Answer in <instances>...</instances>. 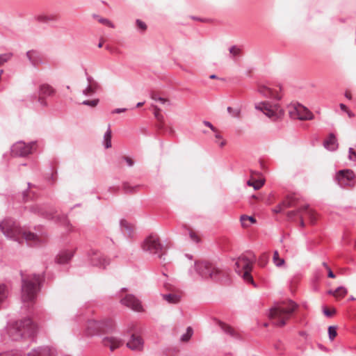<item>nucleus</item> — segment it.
I'll list each match as a JSON object with an SVG mask.
<instances>
[{"label": "nucleus", "mask_w": 356, "mask_h": 356, "mask_svg": "<svg viewBox=\"0 0 356 356\" xmlns=\"http://www.w3.org/2000/svg\"><path fill=\"white\" fill-rule=\"evenodd\" d=\"M56 92V89H54L51 86L47 83L41 84L39 86L38 95V102L39 104L44 106L47 107L48 106V103L47 101V97H51L55 95Z\"/></svg>", "instance_id": "1a4fd4ad"}, {"label": "nucleus", "mask_w": 356, "mask_h": 356, "mask_svg": "<svg viewBox=\"0 0 356 356\" xmlns=\"http://www.w3.org/2000/svg\"><path fill=\"white\" fill-rule=\"evenodd\" d=\"M36 330V325L30 318L17 321L13 324L8 329V334L14 340H18L22 337L32 336Z\"/></svg>", "instance_id": "7ed1b4c3"}, {"label": "nucleus", "mask_w": 356, "mask_h": 356, "mask_svg": "<svg viewBox=\"0 0 356 356\" xmlns=\"http://www.w3.org/2000/svg\"><path fill=\"white\" fill-rule=\"evenodd\" d=\"M92 262L95 266H99L102 267H105L109 264V261L105 256L97 253H95L92 257Z\"/></svg>", "instance_id": "412c9836"}, {"label": "nucleus", "mask_w": 356, "mask_h": 356, "mask_svg": "<svg viewBox=\"0 0 356 356\" xmlns=\"http://www.w3.org/2000/svg\"><path fill=\"white\" fill-rule=\"evenodd\" d=\"M103 45V42H100L99 44H98V47L101 48Z\"/></svg>", "instance_id": "338daca9"}, {"label": "nucleus", "mask_w": 356, "mask_h": 356, "mask_svg": "<svg viewBox=\"0 0 356 356\" xmlns=\"http://www.w3.org/2000/svg\"><path fill=\"white\" fill-rule=\"evenodd\" d=\"M124 159L125 160V161L127 162V163L129 166L134 165V161H133V159L131 158H130L129 156H124Z\"/></svg>", "instance_id": "3c124183"}, {"label": "nucleus", "mask_w": 356, "mask_h": 356, "mask_svg": "<svg viewBox=\"0 0 356 356\" xmlns=\"http://www.w3.org/2000/svg\"><path fill=\"white\" fill-rule=\"evenodd\" d=\"M298 305L293 301L282 302L270 309L269 318L273 324L282 327L291 318Z\"/></svg>", "instance_id": "f03ea898"}, {"label": "nucleus", "mask_w": 356, "mask_h": 356, "mask_svg": "<svg viewBox=\"0 0 356 356\" xmlns=\"http://www.w3.org/2000/svg\"><path fill=\"white\" fill-rule=\"evenodd\" d=\"M101 332L102 333H108L115 328V323L111 318L101 319Z\"/></svg>", "instance_id": "6ab92c4d"}, {"label": "nucleus", "mask_w": 356, "mask_h": 356, "mask_svg": "<svg viewBox=\"0 0 356 356\" xmlns=\"http://www.w3.org/2000/svg\"><path fill=\"white\" fill-rule=\"evenodd\" d=\"M241 223L243 227L248 228L250 225L256 223V219L252 216L243 215L240 218Z\"/></svg>", "instance_id": "a878e982"}, {"label": "nucleus", "mask_w": 356, "mask_h": 356, "mask_svg": "<svg viewBox=\"0 0 356 356\" xmlns=\"http://www.w3.org/2000/svg\"><path fill=\"white\" fill-rule=\"evenodd\" d=\"M324 314L327 317L333 316L336 313V309L334 308L330 309L328 307H325L323 309Z\"/></svg>", "instance_id": "58836bf2"}, {"label": "nucleus", "mask_w": 356, "mask_h": 356, "mask_svg": "<svg viewBox=\"0 0 356 356\" xmlns=\"http://www.w3.org/2000/svg\"><path fill=\"white\" fill-rule=\"evenodd\" d=\"M210 78H211V79H215V78H216V76H215V75H211V76H210Z\"/></svg>", "instance_id": "774afa93"}, {"label": "nucleus", "mask_w": 356, "mask_h": 356, "mask_svg": "<svg viewBox=\"0 0 356 356\" xmlns=\"http://www.w3.org/2000/svg\"><path fill=\"white\" fill-rule=\"evenodd\" d=\"M195 271L203 278L218 280L222 272L208 261L200 260L195 262Z\"/></svg>", "instance_id": "423d86ee"}, {"label": "nucleus", "mask_w": 356, "mask_h": 356, "mask_svg": "<svg viewBox=\"0 0 356 356\" xmlns=\"http://www.w3.org/2000/svg\"><path fill=\"white\" fill-rule=\"evenodd\" d=\"M218 325L225 333H227L232 337H234L236 335V332H235L234 329L232 327H231L230 325H229L222 321H218Z\"/></svg>", "instance_id": "cd10ccee"}, {"label": "nucleus", "mask_w": 356, "mask_h": 356, "mask_svg": "<svg viewBox=\"0 0 356 356\" xmlns=\"http://www.w3.org/2000/svg\"><path fill=\"white\" fill-rule=\"evenodd\" d=\"M136 24H137V26H138V29H141L142 31H145V30H146V29H147V26H146V24H145L144 22H143L142 21H140V20L138 19V20L136 21Z\"/></svg>", "instance_id": "49530a36"}, {"label": "nucleus", "mask_w": 356, "mask_h": 356, "mask_svg": "<svg viewBox=\"0 0 356 356\" xmlns=\"http://www.w3.org/2000/svg\"><path fill=\"white\" fill-rule=\"evenodd\" d=\"M99 22L103 24L107 25L108 26L113 27L112 23L108 20L107 19L104 18H99Z\"/></svg>", "instance_id": "de8ad7c7"}, {"label": "nucleus", "mask_w": 356, "mask_h": 356, "mask_svg": "<svg viewBox=\"0 0 356 356\" xmlns=\"http://www.w3.org/2000/svg\"><path fill=\"white\" fill-rule=\"evenodd\" d=\"M29 356H48V353L46 350H35Z\"/></svg>", "instance_id": "79ce46f5"}, {"label": "nucleus", "mask_w": 356, "mask_h": 356, "mask_svg": "<svg viewBox=\"0 0 356 356\" xmlns=\"http://www.w3.org/2000/svg\"><path fill=\"white\" fill-rule=\"evenodd\" d=\"M258 92L266 97L280 99V97L276 90H274L264 85H259Z\"/></svg>", "instance_id": "f3484780"}, {"label": "nucleus", "mask_w": 356, "mask_h": 356, "mask_svg": "<svg viewBox=\"0 0 356 356\" xmlns=\"http://www.w3.org/2000/svg\"><path fill=\"white\" fill-rule=\"evenodd\" d=\"M101 321L90 319L88 321L86 324V332L88 335H94L102 333L101 332Z\"/></svg>", "instance_id": "2eb2a0df"}, {"label": "nucleus", "mask_w": 356, "mask_h": 356, "mask_svg": "<svg viewBox=\"0 0 356 356\" xmlns=\"http://www.w3.org/2000/svg\"><path fill=\"white\" fill-rule=\"evenodd\" d=\"M151 97L152 99L155 100V101H158V99L160 97L158 96V95H156V93H152V95H151Z\"/></svg>", "instance_id": "13d9d810"}, {"label": "nucleus", "mask_w": 356, "mask_h": 356, "mask_svg": "<svg viewBox=\"0 0 356 356\" xmlns=\"http://www.w3.org/2000/svg\"><path fill=\"white\" fill-rule=\"evenodd\" d=\"M295 205V198L293 197H290L287 198L286 200L283 201L282 204H280L276 209H275L274 211L276 213L280 212L284 208L291 207Z\"/></svg>", "instance_id": "b1692460"}, {"label": "nucleus", "mask_w": 356, "mask_h": 356, "mask_svg": "<svg viewBox=\"0 0 356 356\" xmlns=\"http://www.w3.org/2000/svg\"><path fill=\"white\" fill-rule=\"evenodd\" d=\"M138 186H131L127 183L123 184V188L126 192L134 193L136 191V189L138 188Z\"/></svg>", "instance_id": "a19ab883"}, {"label": "nucleus", "mask_w": 356, "mask_h": 356, "mask_svg": "<svg viewBox=\"0 0 356 356\" xmlns=\"http://www.w3.org/2000/svg\"><path fill=\"white\" fill-rule=\"evenodd\" d=\"M125 111H126V108H116V109L112 111L111 113L112 114L120 113L122 112H124Z\"/></svg>", "instance_id": "6e6d98bb"}, {"label": "nucleus", "mask_w": 356, "mask_h": 356, "mask_svg": "<svg viewBox=\"0 0 356 356\" xmlns=\"http://www.w3.org/2000/svg\"><path fill=\"white\" fill-rule=\"evenodd\" d=\"M302 211V207H300L298 211H291L288 212L287 215L289 217H292V216L298 215L299 213H300Z\"/></svg>", "instance_id": "09e8293b"}, {"label": "nucleus", "mask_w": 356, "mask_h": 356, "mask_svg": "<svg viewBox=\"0 0 356 356\" xmlns=\"http://www.w3.org/2000/svg\"><path fill=\"white\" fill-rule=\"evenodd\" d=\"M229 52L236 56V55H238L240 52V49L238 48H237L236 47H232L230 49H229Z\"/></svg>", "instance_id": "8fccbe9b"}, {"label": "nucleus", "mask_w": 356, "mask_h": 356, "mask_svg": "<svg viewBox=\"0 0 356 356\" xmlns=\"http://www.w3.org/2000/svg\"><path fill=\"white\" fill-rule=\"evenodd\" d=\"M41 277L39 275L24 278L22 286V300L24 302H32L36 297V285L39 284Z\"/></svg>", "instance_id": "20e7f679"}, {"label": "nucleus", "mask_w": 356, "mask_h": 356, "mask_svg": "<svg viewBox=\"0 0 356 356\" xmlns=\"http://www.w3.org/2000/svg\"><path fill=\"white\" fill-rule=\"evenodd\" d=\"M102 343L104 347L108 348L113 352L122 346L123 341L116 336L107 335L102 339Z\"/></svg>", "instance_id": "f8f14e48"}, {"label": "nucleus", "mask_w": 356, "mask_h": 356, "mask_svg": "<svg viewBox=\"0 0 356 356\" xmlns=\"http://www.w3.org/2000/svg\"><path fill=\"white\" fill-rule=\"evenodd\" d=\"M300 225L302 227H304L305 225V223H304V221H303V219L302 218H300Z\"/></svg>", "instance_id": "680f3d73"}, {"label": "nucleus", "mask_w": 356, "mask_h": 356, "mask_svg": "<svg viewBox=\"0 0 356 356\" xmlns=\"http://www.w3.org/2000/svg\"><path fill=\"white\" fill-rule=\"evenodd\" d=\"M29 60L34 65H38L40 62L39 60V54L37 51L31 50L26 54Z\"/></svg>", "instance_id": "bb28decb"}, {"label": "nucleus", "mask_w": 356, "mask_h": 356, "mask_svg": "<svg viewBox=\"0 0 356 356\" xmlns=\"http://www.w3.org/2000/svg\"><path fill=\"white\" fill-rule=\"evenodd\" d=\"M215 133L216 143H218L220 147H224L226 145V140L222 138V136L218 130H216Z\"/></svg>", "instance_id": "f704fd0d"}, {"label": "nucleus", "mask_w": 356, "mask_h": 356, "mask_svg": "<svg viewBox=\"0 0 356 356\" xmlns=\"http://www.w3.org/2000/svg\"><path fill=\"white\" fill-rule=\"evenodd\" d=\"M228 112L231 113L232 111V108L231 107L227 108Z\"/></svg>", "instance_id": "69168bd1"}, {"label": "nucleus", "mask_w": 356, "mask_h": 356, "mask_svg": "<svg viewBox=\"0 0 356 356\" xmlns=\"http://www.w3.org/2000/svg\"><path fill=\"white\" fill-rule=\"evenodd\" d=\"M47 17H41V20H44V21H47Z\"/></svg>", "instance_id": "0e129e2a"}, {"label": "nucleus", "mask_w": 356, "mask_h": 356, "mask_svg": "<svg viewBox=\"0 0 356 356\" xmlns=\"http://www.w3.org/2000/svg\"><path fill=\"white\" fill-rule=\"evenodd\" d=\"M255 261L254 257H248L247 255L239 257L235 264V270L238 275H242L243 280L254 284V280L250 275L252 270V266Z\"/></svg>", "instance_id": "39448f33"}, {"label": "nucleus", "mask_w": 356, "mask_h": 356, "mask_svg": "<svg viewBox=\"0 0 356 356\" xmlns=\"http://www.w3.org/2000/svg\"><path fill=\"white\" fill-rule=\"evenodd\" d=\"M337 327L336 326H330L328 327L329 338L331 341L334 340V339L337 337Z\"/></svg>", "instance_id": "c9c22d12"}, {"label": "nucleus", "mask_w": 356, "mask_h": 356, "mask_svg": "<svg viewBox=\"0 0 356 356\" xmlns=\"http://www.w3.org/2000/svg\"><path fill=\"white\" fill-rule=\"evenodd\" d=\"M0 230L6 236L13 238L19 243H22L23 241H25L29 245H33L39 241L35 234L22 230L17 227L10 220H5L0 222Z\"/></svg>", "instance_id": "f257e3e1"}, {"label": "nucleus", "mask_w": 356, "mask_h": 356, "mask_svg": "<svg viewBox=\"0 0 356 356\" xmlns=\"http://www.w3.org/2000/svg\"><path fill=\"white\" fill-rule=\"evenodd\" d=\"M302 211H305V213L308 215L310 221L312 223H314L317 219L316 214L314 211L309 209L307 205H305L302 207Z\"/></svg>", "instance_id": "c85d7f7f"}, {"label": "nucleus", "mask_w": 356, "mask_h": 356, "mask_svg": "<svg viewBox=\"0 0 356 356\" xmlns=\"http://www.w3.org/2000/svg\"><path fill=\"white\" fill-rule=\"evenodd\" d=\"M345 96H346V97H347L349 99H352V95H351V93L350 91H346L345 93Z\"/></svg>", "instance_id": "bf43d9fd"}, {"label": "nucleus", "mask_w": 356, "mask_h": 356, "mask_svg": "<svg viewBox=\"0 0 356 356\" xmlns=\"http://www.w3.org/2000/svg\"><path fill=\"white\" fill-rule=\"evenodd\" d=\"M354 173L350 170H343L338 172L337 175V179L339 184L342 186H346L350 184L354 178Z\"/></svg>", "instance_id": "4468645a"}, {"label": "nucleus", "mask_w": 356, "mask_h": 356, "mask_svg": "<svg viewBox=\"0 0 356 356\" xmlns=\"http://www.w3.org/2000/svg\"><path fill=\"white\" fill-rule=\"evenodd\" d=\"M324 145L330 150H334L337 148V138L333 134L329 135L328 138L324 143Z\"/></svg>", "instance_id": "393cba45"}, {"label": "nucleus", "mask_w": 356, "mask_h": 356, "mask_svg": "<svg viewBox=\"0 0 356 356\" xmlns=\"http://www.w3.org/2000/svg\"><path fill=\"white\" fill-rule=\"evenodd\" d=\"M158 101L160 102L161 104H170V101L168 99H166V98H163V97H159L158 99Z\"/></svg>", "instance_id": "5fc2aeb1"}, {"label": "nucleus", "mask_w": 356, "mask_h": 356, "mask_svg": "<svg viewBox=\"0 0 356 356\" xmlns=\"http://www.w3.org/2000/svg\"><path fill=\"white\" fill-rule=\"evenodd\" d=\"M340 108L342 111H343L345 112L348 111V110L347 106L343 104H340Z\"/></svg>", "instance_id": "4d7b16f0"}, {"label": "nucleus", "mask_w": 356, "mask_h": 356, "mask_svg": "<svg viewBox=\"0 0 356 356\" xmlns=\"http://www.w3.org/2000/svg\"><path fill=\"white\" fill-rule=\"evenodd\" d=\"M104 144L106 148L111 147V130L110 128H108L107 131L105 133Z\"/></svg>", "instance_id": "473e14b6"}, {"label": "nucleus", "mask_w": 356, "mask_h": 356, "mask_svg": "<svg viewBox=\"0 0 356 356\" xmlns=\"http://www.w3.org/2000/svg\"><path fill=\"white\" fill-rule=\"evenodd\" d=\"M323 266L325 267V268L326 269V270L327 272L328 277H330V278H335V275L332 271L331 268L327 265V264L323 263Z\"/></svg>", "instance_id": "c03bdc74"}, {"label": "nucleus", "mask_w": 356, "mask_h": 356, "mask_svg": "<svg viewBox=\"0 0 356 356\" xmlns=\"http://www.w3.org/2000/svg\"><path fill=\"white\" fill-rule=\"evenodd\" d=\"M154 114L155 118H156V120L158 121L162 122L163 120V116L161 113L160 108H158L156 106H154Z\"/></svg>", "instance_id": "e433bc0d"}, {"label": "nucleus", "mask_w": 356, "mask_h": 356, "mask_svg": "<svg viewBox=\"0 0 356 356\" xmlns=\"http://www.w3.org/2000/svg\"><path fill=\"white\" fill-rule=\"evenodd\" d=\"M188 232L189 236L193 241L195 243H199L201 241L200 236L197 232L194 231L191 228H188Z\"/></svg>", "instance_id": "7c9ffc66"}, {"label": "nucleus", "mask_w": 356, "mask_h": 356, "mask_svg": "<svg viewBox=\"0 0 356 356\" xmlns=\"http://www.w3.org/2000/svg\"><path fill=\"white\" fill-rule=\"evenodd\" d=\"M193 334V330L191 327H188L186 334H183L181 337L182 342H187L191 338Z\"/></svg>", "instance_id": "72a5a7b5"}, {"label": "nucleus", "mask_w": 356, "mask_h": 356, "mask_svg": "<svg viewBox=\"0 0 356 356\" xmlns=\"http://www.w3.org/2000/svg\"><path fill=\"white\" fill-rule=\"evenodd\" d=\"M327 293L332 295L337 300H340L347 295L348 291L346 288L340 286L334 291L330 290Z\"/></svg>", "instance_id": "5701e85b"}, {"label": "nucleus", "mask_w": 356, "mask_h": 356, "mask_svg": "<svg viewBox=\"0 0 356 356\" xmlns=\"http://www.w3.org/2000/svg\"><path fill=\"white\" fill-rule=\"evenodd\" d=\"M163 298L169 303L175 304L179 302L180 296L178 294L170 293L164 295Z\"/></svg>", "instance_id": "c756f323"}, {"label": "nucleus", "mask_w": 356, "mask_h": 356, "mask_svg": "<svg viewBox=\"0 0 356 356\" xmlns=\"http://www.w3.org/2000/svg\"><path fill=\"white\" fill-rule=\"evenodd\" d=\"M255 108L264 113L266 116L273 120H277L283 115L284 111L278 104H271L269 102L258 103Z\"/></svg>", "instance_id": "0eeeda50"}, {"label": "nucleus", "mask_w": 356, "mask_h": 356, "mask_svg": "<svg viewBox=\"0 0 356 356\" xmlns=\"http://www.w3.org/2000/svg\"><path fill=\"white\" fill-rule=\"evenodd\" d=\"M346 113H348V115L350 117L353 116V113H352L349 110H348V111H346Z\"/></svg>", "instance_id": "e2e57ef3"}, {"label": "nucleus", "mask_w": 356, "mask_h": 356, "mask_svg": "<svg viewBox=\"0 0 356 356\" xmlns=\"http://www.w3.org/2000/svg\"><path fill=\"white\" fill-rule=\"evenodd\" d=\"M74 252L73 250H63L61 251L56 257V262L59 264H64L67 263L74 256Z\"/></svg>", "instance_id": "a211bd4d"}, {"label": "nucleus", "mask_w": 356, "mask_h": 356, "mask_svg": "<svg viewBox=\"0 0 356 356\" xmlns=\"http://www.w3.org/2000/svg\"><path fill=\"white\" fill-rule=\"evenodd\" d=\"M273 262L276 266L280 267L282 266L284 264V260L280 257L279 253L277 251H275L273 254Z\"/></svg>", "instance_id": "2f4dec72"}, {"label": "nucleus", "mask_w": 356, "mask_h": 356, "mask_svg": "<svg viewBox=\"0 0 356 356\" xmlns=\"http://www.w3.org/2000/svg\"><path fill=\"white\" fill-rule=\"evenodd\" d=\"M290 115L300 120H309L314 118L313 113L302 104L295 103L289 106Z\"/></svg>", "instance_id": "6e6552de"}, {"label": "nucleus", "mask_w": 356, "mask_h": 356, "mask_svg": "<svg viewBox=\"0 0 356 356\" xmlns=\"http://www.w3.org/2000/svg\"><path fill=\"white\" fill-rule=\"evenodd\" d=\"M267 259H268L267 255L265 254H262L259 259V264L261 266H264L267 263Z\"/></svg>", "instance_id": "a18cd8bd"}, {"label": "nucleus", "mask_w": 356, "mask_h": 356, "mask_svg": "<svg viewBox=\"0 0 356 356\" xmlns=\"http://www.w3.org/2000/svg\"><path fill=\"white\" fill-rule=\"evenodd\" d=\"M143 104H144V102H139L137 104L136 106L138 108H139V107L142 106Z\"/></svg>", "instance_id": "052dcab7"}, {"label": "nucleus", "mask_w": 356, "mask_h": 356, "mask_svg": "<svg viewBox=\"0 0 356 356\" xmlns=\"http://www.w3.org/2000/svg\"><path fill=\"white\" fill-rule=\"evenodd\" d=\"M6 297V289L3 284H0V302Z\"/></svg>", "instance_id": "37998d69"}, {"label": "nucleus", "mask_w": 356, "mask_h": 356, "mask_svg": "<svg viewBox=\"0 0 356 356\" xmlns=\"http://www.w3.org/2000/svg\"><path fill=\"white\" fill-rule=\"evenodd\" d=\"M99 103L98 99H95L92 100H86L83 102V104L90 106L91 107H95Z\"/></svg>", "instance_id": "ea45409f"}, {"label": "nucleus", "mask_w": 356, "mask_h": 356, "mask_svg": "<svg viewBox=\"0 0 356 356\" xmlns=\"http://www.w3.org/2000/svg\"><path fill=\"white\" fill-rule=\"evenodd\" d=\"M353 156H355V159H356V152L354 150L353 148H350L349 149V159L350 160H353Z\"/></svg>", "instance_id": "603ef678"}, {"label": "nucleus", "mask_w": 356, "mask_h": 356, "mask_svg": "<svg viewBox=\"0 0 356 356\" xmlns=\"http://www.w3.org/2000/svg\"><path fill=\"white\" fill-rule=\"evenodd\" d=\"M127 346L131 350H140L143 348V341L140 336L133 334Z\"/></svg>", "instance_id": "dca6fc26"}, {"label": "nucleus", "mask_w": 356, "mask_h": 356, "mask_svg": "<svg viewBox=\"0 0 356 356\" xmlns=\"http://www.w3.org/2000/svg\"><path fill=\"white\" fill-rule=\"evenodd\" d=\"M12 56L11 54H4L0 55V66L3 65L6 62L9 60Z\"/></svg>", "instance_id": "4c0bfd02"}, {"label": "nucleus", "mask_w": 356, "mask_h": 356, "mask_svg": "<svg viewBox=\"0 0 356 356\" xmlns=\"http://www.w3.org/2000/svg\"><path fill=\"white\" fill-rule=\"evenodd\" d=\"M143 249L152 253L158 254L162 250L159 237L151 235L147 238L143 243Z\"/></svg>", "instance_id": "9b49d317"}, {"label": "nucleus", "mask_w": 356, "mask_h": 356, "mask_svg": "<svg viewBox=\"0 0 356 356\" xmlns=\"http://www.w3.org/2000/svg\"><path fill=\"white\" fill-rule=\"evenodd\" d=\"M257 175L255 172H252L250 179L248 181V186L253 187L255 190L260 189L264 184L265 180L264 179H256L254 175Z\"/></svg>", "instance_id": "aec40b11"}, {"label": "nucleus", "mask_w": 356, "mask_h": 356, "mask_svg": "<svg viewBox=\"0 0 356 356\" xmlns=\"http://www.w3.org/2000/svg\"><path fill=\"white\" fill-rule=\"evenodd\" d=\"M204 124L209 127L213 131H216V129L208 121H204Z\"/></svg>", "instance_id": "864d4df0"}, {"label": "nucleus", "mask_w": 356, "mask_h": 356, "mask_svg": "<svg viewBox=\"0 0 356 356\" xmlns=\"http://www.w3.org/2000/svg\"><path fill=\"white\" fill-rule=\"evenodd\" d=\"M121 302L122 305L131 309L134 311H143V306L141 302L133 295H126L124 298H122Z\"/></svg>", "instance_id": "ddd939ff"}, {"label": "nucleus", "mask_w": 356, "mask_h": 356, "mask_svg": "<svg viewBox=\"0 0 356 356\" xmlns=\"http://www.w3.org/2000/svg\"><path fill=\"white\" fill-rule=\"evenodd\" d=\"M35 145V143L26 144L22 141L17 142L12 146L11 154L15 156H25L32 153Z\"/></svg>", "instance_id": "9d476101"}, {"label": "nucleus", "mask_w": 356, "mask_h": 356, "mask_svg": "<svg viewBox=\"0 0 356 356\" xmlns=\"http://www.w3.org/2000/svg\"><path fill=\"white\" fill-rule=\"evenodd\" d=\"M88 86L85 90H83V93L87 96L92 95V94H94L98 88L97 83L95 81L92 77L88 78Z\"/></svg>", "instance_id": "4be33fe9"}]
</instances>
